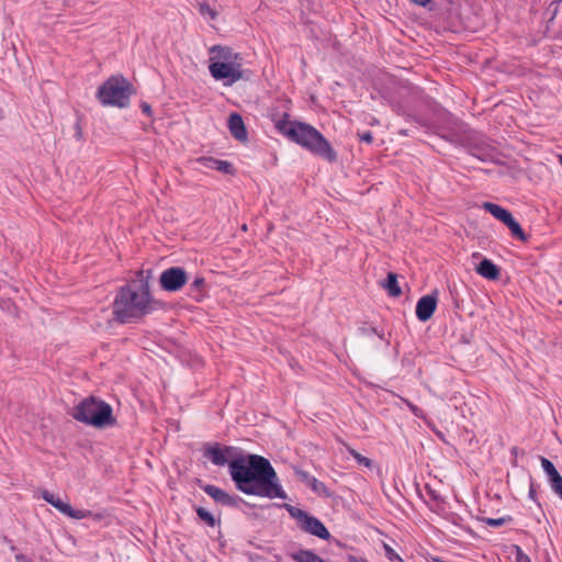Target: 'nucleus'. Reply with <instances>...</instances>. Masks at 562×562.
<instances>
[{
  "label": "nucleus",
  "instance_id": "393cba45",
  "mask_svg": "<svg viewBox=\"0 0 562 562\" xmlns=\"http://www.w3.org/2000/svg\"><path fill=\"white\" fill-rule=\"evenodd\" d=\"M198 517L203 520L207 526L214 527L216 525V520L214 516L205 508L198 507L195 509Z\"/></svg>",
  "mask_w": 562,
  "mask_h": 562
},
{
  "label": "nucleus",
  "instance_id": "7ed1b4c3",
  "mask_svg": "<svg viewBox=\"0 0 562 562\" xmlns=\"http://www.w3.org/2000/svg\"><path fill=\"white\" fill-rule=\"evenodd\" d=\"M276 128L291 142L328 162L337 160V153L330 143L311 124L290 121L288 114H284L283 119L276 122Z\"/></svg>",
  "mask_w": 562,
  "mask_h": 562
},
{
  "label": "nucleus",
  "instance_id": "e433bc0d",
  "mask_svg": "<svg viewBox=\"0 0 562 562\" xmlns=\"http://www.w3.org/2000/svg\"><path fill=\"white\" fill-rule=\"evenodd\" d=\"M348 562H367V561L363 560V559L356 558L353 555H349L348 557Z\"/></svg>",
  "mask_w": 562,
  "mask_h": 562
},
{
  "label": "nucleus",
  "instance_id": "4c0bfd02",
  "mask_svg": "<svg viewBox=\"0 0 562 562\" xmlns=\"http://www.w3.org/2000/svg\"><path fill=\"white\" fill-rule=\"evenodd\" d=\"M440 136H441L442 138H445V139L449 140V142H453V138H454V134H452V133H451V134H448V135H446V134H440Z\"/></svg>",
  "mask_w": 562,
  "mask_h": 562
},
{
  "label": "nucleus",
  "instance_id": "f257e3e1",
  "mask_svg": "<svg viewBox=\"0 0 562 562\" xmlns=\"http://www.w3.org/2000/svg\"><path fill=\"white\" fill-rule=\"evenodd\" d=\"M229 474L238 491L266 498H288L270 461L258 454L239 456L231 461Z\"/></svg>",
  "mask_w": 562,
  "mask_h": 562
},
{
  "label": "nucleus",
  "instance_id": "a878e982",
  "mask_svg": "<svg viewBox=\"0 0 562 562\" xmlns=\"http://www.w3.org/2000/svg\"><path fill=\"white\" fill-rule=\"evenodd\" d=\"M483 522H485L487 526L490 527H493V528H498L507 522H510L513 521V517L512 516H504V517H501V518H483L482 519Z\"/></svg>",
  "mask_w": 562,
  "mask_h": 562
},
{
  "label": "nucleus",
  "instance_id": "20e7f679",
  "mask_svg": "<svg viewBox=\"0 0 562 562\" xmlns=\"http://www.w3.org/2000/svg\"><path fill=\"white\" fill-rule=\"evenodd\" d=\"M71 416L86 425L103 428L115 424L112 406L93 396L82 400L72 409Z\"/></svg>",
  "mask_w": 562,
  "mask_h": 562
},
{
  "label": "nucleus",
  "instance_id": "7c9ffc66",
  "mask_svg": "<svg viewBox=\"0 0 562 562\" xmlns=\"http://www.w3.org/2000/svg\"><path fill=\"white\" fill-rule=\"evenodd\" d=\"M204 284H205V280L204 278L202 277H198L194 279V281L190 284V289L192 292H198L200 293L203 288H204Z\"/></svg>",
  "mask_w": 562,
  "mask_h": 562
},
{
  "label": "nucleus",
  "instance_id": "c756f323",
  "mask_svg": "<svg viewBox=\"0 0 562 562\" xmlns=\"http://www.w3.org/2000/svg\"><path fill=\"white\" fill-rule=\"evenodd\" d=\"M383 549H384V552H385V557L391 562H402V559L400 558V555L395 552V550L390 544L384 543L383 544Z\"/></svg>",
  "mask_w": 562,
  "mask_h": 562
},
{
  "label": "nucleus",
  "instance_id": "aec40b11",
  "mask_svg": "<svg viewBox=\"0 0 562 562\" xmlns=\"http://www.w3.org/2000/svg\"><path fill=\"white\" fill-rule=\"evenodd\" d=\"M291 559L295 562H326L310 549H300L291 553Z\"/></svg>",
  "mask_w": 562,
  "mask_h": 562
},
{
  "label": "nucleus",
  "instance_id": "bb28decb",
  "mask_svg": "<svg viewBox=\"0 0 562 562\" xmlns=\"http://www.w3.org/2000/svg\"><path fill=\"white\" fill-rule=\"evenodd\" d=\"M199 12L202 16L210 20H215L217 16L216 10L205 2L199 4Z\"/></svg>",
  "mask_w": 562,
  "mask_h": 562
},
{
  "label": "nucleus",
  "instance_id": "6ab92c4d",
  "mask_svg": "<svg viewBox=\"0 0 562 562\" xmlns=\"http://www.w3.org/2000/svg\"><path fill=\"white\" fill-rule=\"evenodd\" d=\"M482 209L502 223H504L512 215L508 210L493 202H483Z\"/></svg>",
  "mask_w": 562,
  "mask_h": 562
},
{
  "label": "nucleus",
  "instance_id": "423d86ee",
  "mask_svg": "<svg viewBox=\"0 0 562 562\" xmlns=\"http://www.w3.org/2000/svg\"><path fill=\"white\" fill-rule=\"evenodd\" d=\"M283 507L286 509L291 518L296 520L297 527L303 532L317 537L322 540H329L331 538L326 526L317 517L290 504H284Z\"/></svg>",
  "mask_w": 562,
  "mask_h": 562
},
{
  "label": "nucleus",
  "instance_id": "dca6fc26",
  "mask_svg": "<svg viewBox=\"0 0 562 562\" xmlns=\"http://www.w3.org/2000/svg\"><path fill=\"white\" fill-rule=\"evenodd\" d=\"M476 272L487 280H497L501 276L499 268L487 258H484L479 263V266L476 267Z\"/></svg>",
  "mask_w": 562,
  "mask_h": 562
},
{
  "label": "nucleus",
  "instance_id": "72a5a7b5",
  "mask_svg": "<svg viewBox=\"0 0 562 562\" xmlns=\"http://www.w3.org/2000/svg\"><path fill=\"white\" fill-rule=\"evenodd\" d=\"M140 110L147 116H151V114H153L151 106L147 102L140 103Z\"/></svg>",
  "mask_w": 562,
  "mask_h": 562
},
{
  "label": "nucleus",
  "instance_id": "58836bf2",
  "mask_svg": "<svg viewBox=\"0 0 562 562\" xmlns=\"http://www.w3.org/2000/svg\"><path fill=\"white\" fill-rule=\"evenodd\" d=\"M411 409H412V412H413L415 415H417V407H416V406H411Z\"/></svg>",
  "mask_w": 562,
  "mask_h": 562
},
{
  "label": "nucleus",
  "instance_id": "c85d7f7f",
  "mask_svg": "<svg viewBox=\"0 0 562 562\" xmlns=\"http://www.w3.org/2000/svg\"><path fill=\"white\" fill-rule=\"evenodd\" d=\"M540 461L542 470L547 474L548 479L552 476V474L555 475L557 473H559L554 464L549 459L541 457Z\"/></svg>",
  "mask_w": 562,
  "mask_h": 562
},
{
  "label": "nucleus",
  "instance_id": "9b49d317",
  "mask_svg": "<svg viewBox=\"0 0 562 562\" xmlns=\"http://www.w3.org/2000/svg\"><path fill=\"white\" fill-rule=\"evenodd\" d=\"M43 498L48 503L50 504L52 506H54L56 509H58L61 514L70 517V518H75V519H83L88 516V512L87 510H76L74 509L70 504L68 503H65L64 501H61L58 496H56L55 494L48 492V491H45L43 492Z\"/></svg>",
  "mask_w": 562,
  "mask_h": 562
},
{
  "label": "nucleus",
  "instance_id": "a211bd4d",
  "mask_svg": "<svg viewBox=\"0 0 562 562\" xmlns=\"http://www.w3.org/2000/svg\"><path fill=\"white\" fill-rule=\"evenodd\" d=\"M469 151L472 156L476 157L481 161H487L492 159L494 148L486 143H482L481 145L470 144Z\"/></svg>",
  "mask_w": 562,
  "mask_h": 562
},
{
  "label": "nucleus",
  "instance_id": "2eb2a0df",
  "mask_svg": "<svg viewBox=\"0 0 562 562\" xmlns=\"http://www.w3.org/2000/svg\"><path fill=\"white\" fill-rule=\"evenodd\" d=\"M228 130L235 139L240 142L247 140L248 134L240 114L236 112L229 114Z\"/></svg>",
  "mask_w": 562,
  "mask_h": 562
},
{
  "label": "nucleus",
  "instance_id": "f704fd0d",
  "mask_svg": "<svg viewBox=\"0 0 562 562\" xmlns=\"http://www.w3.org/2000/svg\"><path fill=\"white\" fill-rule=\"evenodd\" d=\"M15 562H33L29 557L23 553L15 554Z\"/></svg>",
  "mask_w": 562,
  "mask_h": 562
},
{
  "label": "nucleus",
  "instance_id": "b1692460",
  "mask_svg": "<svg viewBox=\"0 0 562 562\" xmlns=\"http://www.w3.org/2000/svg\"><path fill=\"white\" fill-rule=\"evenodd\" d=\"M551 490L562 499V475L557 473L548 479Z\"/></svg>",
  "mask_w": 562,
  "mask_h": 562
},
{
  "label": "nucleus",
  "instance_id": "39448f33",
  "mask_svg": "<svg viewBox=\"0 0 562 562\" xmlns=\"http://www.w3.org/2000/svg\"><path fill=\"white\" fill-rule=\"evenodd\" d=\"M134 93L132 83L122 75L111 76L97 90L95 97L103 106L125 109Z\"/></svg>",
  "mask_w": 562,
  "mask_h": 562
},
{
  "label": "nucleus",
  "instance_id": "cd10ccee",
  "mask_svg": "<svg viewBox=\"0 0 562 562\" xmlns=\"http://www.w3.org/2000/svg\"><path fill=\"white\" fill-rule=\"evenodd\" d=\"M358 333L361 336L378 335L380 339H384L383 334L379 333L375 327L366 323L358 327Z\"/></svg>",
  "mask_w": 562,
  "mask_h": 562
},
{
  "label": "nucleus",
  "instance_id": "412c9836",
  "mask_svg": "<svg viewBox=\"0 0 562 562\" xmlns=\"http://www.w3.org/2000/svg\"><path fill=\"white\" fill-rule=\"evenodd\" d=\"M503 224L508 227L514 238L520 241L528 240L527 234L524 232L521 225L514 218L513 214Z\"/></svg>",
  "mask_w": 562,
  "mask_h": 562
},
{
  "label": "nucleus",
  "instance_id": "f8f14e48",
  "mask_svg": "<svg viewBox=\"0 0 562 562\" xmlns=\"http://www.w3.org/2000/svg\"><path fill=\"white\" fill-rule=\"evenodd\" d=\"M203 491L216 503L224 506L238 507L239 503L241 502V498L238 495L228 494L215 485L207 484L203 487Z\"/></svg>",
  "mask_w": 562,
  "mask_h": 562
},
{
  "label": "nucleus",
  "instance_id": "f3484780",
  "mask_svg": "<svg viewBox=\"0 0 562 562\" xmlns=\"http://www.w3.org/2000/svg\"><path fill=\"white\" fill-rule=\"evenodd\" d=\"M200 160L206 168L217 170L226 175H232L234 172L233 165L226 160H220L213 157H203Z\"/></svg>",
  "mask_w": 562,
  "mask_h": 562
},
{
  "label": "nucleus",
  "instance_id": "5701e85b",
  "mask_svg": "<svg viewBox=\"0 0 562 562\" xmlns=\"http://www.w3.org/2000/svg\"><path fill=\"white\" fill-rule=\"evenodd\" d=\"M347 451L349 452V454L356 460V462L359 464V465H362V467H366L368 469L372 468L373 465V462L371 459L362 456L361 453H359L357 450H355L353 448L351 447H347Z\"/></svg>",
  "mask_w": 562,
  "mask_h": 562
},
{
  "label": "nucleus",
  "instance_id": "f03ea898",
  "mask_svg": "<svg viewBox=\"0 0 562 562\" xmlns=\"http://www.w3.org/2000/svg\"><path fill=\"white\" fill-rule=\"evenodd\" d=\"M137 272L138 285L122 286L113 302L115 319L122 324L131 323L155 310V300L149 289L150 270Z\"/></svg>",
  "mask_w": 562,
  "mask_h": 562
},
{
  "label": "nucleus",
  "instance_id": "6e6552de",
  "mask_svg": "<svg viewBox=\"0 0 562 562\" xmlns=\"http://www.w3.org/2000/svg\"><path fill=\"white\" fill-rule=\"evenodd\" d=\"M209 71L215 80L224 81L225 86L233 83L244 78V70L241 65H226L224 63H210Z\"/></svg>",
  "mask_w": 562,
  "mask_h": 562
},
{
  "label": "nucleus",
  "instance_id": "4468645a",
  "mask_svg": "<svg viewBox=\"0 0 562 562\" xmlns=\"http://www.w3.org/2000/svg\"><path fill=\"white\" fill-rule=\"evenodd\" d=\"M294 473L302 483L308 486L316 494L328 495L327 486L323 482L318 481L315 476L311 475L308 472L295 468Z\"/></svg>",
  "mask_w": 562,
  "mask_h": 562
},
{
  "label": "nucleus",
  "instance_id": "9d476101",
  "mask_svg": "<svg viewBox=\"0 0 562 562\" xmlns=\"http://www.w3.org/2000/svg\"><path fill=\"white\" fill-rule=\"evenodd\" d=\"M210 63H224L226 65H241L243 58L239 53L234 52L233 48L222 45H213L209 49Z\"/></svg>",
  "mask_w": 562,
  "mask_h": 562
},
{
  "label": "nucleus",
  "instance_id": "c9c22d12",
  "mask_svg": "<svg viewBox=\"0 0 562 562\" xmlns=\"http://www.w3.org/2000/svg\"><path fill=\"white\" fill-rule=\"evenodd\" d=\"M411 1L420 7H426L430 2V0H411Z\"/></svg>",
  "mask_w": 562,
  "mask_h": 562
},
{
  "label": "nucleus",
  "instance_id": "1a4fd4ad",
  "mask_svg": "<svg viewBox=\"0 0 562 562\" xmlns=\"http://www.w3.org/2000/svg\"><path fill=\"white\" fill-rule=\"evenodd\" d=\"M188 281L187 272L181 267H170L164 270L159 277L162 290L168 292L179 291Z\"/></svg>",
  "mask_w": 562,
  "mask_h": 562
},
{
  "label": "nucleus",
  "instance_id": "ddd939ff",
  "mask_svg": "<svg viewBox=\"0 0 562 562\" xmlns=\"http://www.w3.org/2000/svg\"><path fill=\"white\" fill-rule=\"evenodd\" d=\"M437 307L436 295L422 296L416 304V316L420 322L431 318Z\"/></svg>",
  "mask_w": 562,
  "mask_h": 562
},
{
  "label": "nucleus",
  "instance_id": "0eeeda50",
  "mask_svg": "<svg viewBox=\"0 0 562 562\" xmlns=\"http://www.w3.org/2000/svg\"><path fill=\"white\" fill-rule=\"evenodd\" d=\"M243 456V452L233 446H222L220 443L205 445L203 448V457L216 467L228 465L232 460Z\"/></svg>",
  "mask_w": 562,
  "mask_h": 562
},
{
  "label": "nucleus",
  "instance_id": "4be33fe9",
  "mask_svg": "<svg viewBox=\"0 0 562 562\" xmlns=\"http://www.w3.org/2000/svg\"><path fill=\"white\" fill-rule=\"evenodd\" d=\"M383 285L391 296H400L402 293V290L398 285L397 276L393 272L387 273L386 281Z\"/></svg>",
  "mask_w": 562,
  "mask_h": 562
},
{
  "label": "nucleus",
  "instance_id": "2f4dec72",
  "mask_svg": "<svg viewBox=\"0 0 562 562\" xmlns=\"http://www.w3.org/2000/svg\"><path fill=\"white\" fill-rule=\"evenodd\" d=\"M516 560L517 562H531L529 555L526 554L518 546H516Z\"/></svg>",
  "mask_w": 562,
  "mask_h": 562
},
{
  "label": "nucleus",
  "instance_id": "473e14b6",
  "mask_svg": "<svg viewBox=\"0 0 562 562\" xmlns=\"http://www.w3.org/2000/svg\"><path fill=\"white\" fill-rule=\"evenodd\" d=\"M359 137L361 142H364L367 144H371L373 142V135L369 131L360 134Z\"/></svg>",
  "mask_w": 562,
  "mask_h": 562
}]
</instances>
